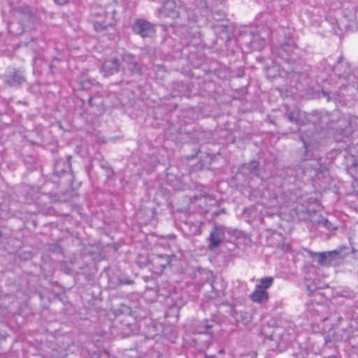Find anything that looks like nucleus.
Instances as JSON below:
<instances>
[{
    "label": "nucleus",
    "instance_id": "obj_1",
    "mask_svg": "<svg viewBox=\"0 0 358 358\" xmlns=\"http://www.w3.org/2000/svg\"><path fill=\"white\" fill-rule=\"evenodd\" d=\"M344 249H345V247H340L331 251L314 252L312 257L316 259L321 266H338L348 254L343 252Z\"/></svg>",
    "mask_w": 358,
    "mask_h": 358
},
{
    "label": "nucleus",
    "instance_id": "obj_2",
    "mask_svg": "<svg viewBox=\"0 0 358 358\" xmlns=\"http://www.w3.org/2000/svg\"><path fill=\"white\" fill-rule=\"evenodd\" d=\"M226 233L238 236L241 231L238 229H227L226 227L221 224L215 225L211 229L208 238V248L210 249H214L220 246L225 238Z\"/></svg>",
    "mask_w": 358,
    "mask_h": 358
},
{
    "label": "nucleus",
    "instance_id": "obj_3",
    "mask_svg": "<svg viewBox=\"0 0 358 358\" xmlns=\"http://www.w3.org/2000/svg\"><path fill=\"white\" fill-rule=\"evenodd\" d=\"M298 47L294 41H287L275 47L273 53L281 57L287 63H294L297 60L298 56L296 51Z\"/></svg>",
    "mask_w": 358,
    "mask_h": 358
},
{
    "label": "nucleus",
    "instance_id": "obj_4",
    "mask_svg": "<svg viewBox=\"0 0 358 358\" xmlns=\"http://www.w3.org/2000/svg\"><path fill=\"white\" fill-rule=\"evenodd\" d=\"M313 135V131H310L308 134L305 135L301 136V140L303 143L304 148L306 150V152H308L310 149H312L313 145L311 144V138ZM304 159L306 161H308V162L306 166H310L311 168L310 171L313 172V176H317L318 173L322 171V168L319 166L318 162H316L315 160H311L310 157L308 156V153L306 154V156L304 157ZM313 176V175H311Z\"/></svg>",
    "mask_w": 358,
    "mask_h": 358
},
{
    "label": "nucleus",
    "instance_id": "obj_5",
    "mask_svg": "<svg viewBox=\"0 0 358 358\" xmlns=\"http://www.w3.org/2000/svg\"><path fill=\"white\" fill-rule=\"evenodd\" d=\"M358 127V117L355 116H343L338 120L336 129L341 135L348 136Z\"/></svg>",
    "mask_w": 358,
    "mask_h": 358
},
{
    "label": "nucleus",
    "instance_id": "obj_6",
    "mask_svg": "<svg viewBox=\"0 0 358 358\" xmlns=\"http://www.w3.org/2000/svg\"><path fill=\"white\" fill-rule=\"evenodd\" d=\"M133 31L143 38H151L155 34V27L152 23L145 20L137 19L133 25Z\"/></svg>",
    "mask_w": 358,
    "mask_h": 358
},
{
    "label": "nucleus",
    "instance_id": "obj_7",
    "mask_svg": "<svg viewBox=\"0 0 358 358\" xmlns=\"http://www.w3.org/2000/svg\"><path fill=\"white\" fill-rule=\"evenodd\" d=\"M122 61L125 63L131 74L141 76V67L134 55L125 52L122 55Z\"/></svg>",
    "mask_w": 358,
    "mask_h": 358
},
{
    "label": "nucleus",
    "instance_id": "obj_8",
    "mask_svg": "<svg viewBox=\"0 0 358 358\" xmlns=\"http://www.w3.org/2000/svg\"><path fill=\"white\" fill-rule=\"evenodd\" d=\"M24 82V77L19 70L14 69L9 75L6 76L5 83L11 87H18Z\"/></svg>",
    "mask_w": 358,
    "mask_h": 358
},
{
    "label": "nucleus",
    "instance_id": "obj_9",
    "mask_svg": "<svg viewBox=\"0 0 358 358\" xmlns=\"http://www.w3.org/2000/svg\"><path fill=\"white\" fill-rule=\"evenodd\" d=\"M285 116L289 122L295 123L298 126L305 124V121L303 120L305 113L301 111L299 108H295L292 110H287L285 113Z\"/></svg>",
    "mask_w": 358,
    "mask_h": 358
},
{
    "label": "nucleus",
    "instance_id": "obj_10",
    "mask_svg": "<svg viewBox=\"0 0 358 358\" xmlns=\"http://www.w3.org/2000/svg\"><path fill=\"white\" fill-rule=\"evenodd\" d=\"M120 63L117 58H111L106 60L102 66L101 71L105 76L113 75L119 71Z\"/></svg>",
    "mask_w": 358,
    "mask_h": 358
},
{
    "label": "nucleus",
    "instance_id": "obj_11",
    "mask_svg": "<svg viewBox=\"0 0 358 358\" xmlns=\"http://www.w3.org/2000/svg\"><path fill=\"white\" fill-rule=\"evenodd\" d=\"M171 262V257L164 255H157L152 259L153 265L156 267H159L161 271H162L166 266H168Z\"/></svg>",
    "mask_w": 358,
    "mask_h": 358
},
{
    "label": "nucleus",
    "instance_id": "obj_12",
    "mask_svg": "<svg viewBox=\"0 0 358 358\" xmlns=\"http://www.w3.org/2000/svg\"><path fill=\"white\" fill-rule=\"evenodd\" d=\"M250 299L255 303H262L268 299V293L266 290L255 287V290L250 294Z\"/></svg>",
    "mask_w": 358,
    "mask_h": 358
},
{
    "label": "nucleus",
    "instance_id": "obj_13",
    "mask_svg": "<svg viewBox=\"0 0 358 358\" xmlns=\"http://www.w3.org/2000/svg\"><path fill=\"white\" fill-rule=\"evenodd\" d=\"M176 4L173 0H166L162 6V13L166 16L174 17L176 15Z\"/></svg>",
    "mask_w": 358,
    "mask_h": 358
},
{
    "label": "nucleus",
    "instance_id": "obj_14",
    "mask_svg": "<svg viewBox=\"0 0 358 358\" xmlns=\"http://www.w3.org/2000/svg\"><path fill=\"white\" fill-rule=\"evenodd\" d=\"M250 44L252 48L255 50H262L265 45H266V41L265 39L260 38L259 35L252 34V38L250 41Z\"/></svg>",
    "mask_w": 358,
    "mask_h": 358
},
{
    "label": "nucleus",
    "instance_id": "obj_15",
    "mask_svg": "<svg viewBox=\"0 0 358 358\" xmlns=\"http://www.w3.org/2000/svg\"><path fill=\"white\" fill-rule=\"evenodd\" d=\"M348 171L353 178H358V156H352V162L348 167Z\"/></svg>",
    "mask_w": 358,
    "mask_h": 358
},
{
    "label": "nucleus",
    "instance_id": "obj_16",
    "mask_svg": "<svg viewBox=\"0 0 358 358\" xmlns=\"http://www.w3.org/2000/svg\"><path fill=\"white\" fill-rule=\"evenodd\" d=\"M274 278L271 276L262 278L259 282V283L256 285L259 289L265 290L268 289L273 285Z\"/></svg>",
    "mask_w": 358,
    "mask_h": 358
},
{
    "label": "nucleus",
    "instance_id": "obj_17",
    "mask_svg": "<svg viewBox=\"0 0 358 358\" xmlns=\"http://www.w3.org/2000/svg\"><path fill=\"white\" fill-rule=\"evenodd\" d=\"M213 324H210L208 320H205L196 327L194 331V334H208L209 329L212 328Z\"/></svg>",
    "mask_w": 358,
    "mask_h": 358
},
{
    "label": "nucleus",
    "instance_id": "obj_18",
    "mask_svg": "<svg viewBox=\"0 0 358 358\" xmlns=\"http://www.w3.org/2000/svg\"><path fill=\"white\" fill-rule=\"evenodd\" d=\"M319 227H322L327 229L329 231H334L337 229V227L334 226L329 220L322 217L320 220H317Z\"/></svg>",
    "mask_w": 358,
    "mask_h": 358
},
{
    "label": "nucleus",
    "instance_id": "obj_19",
    "mask_svg": "<svg viewBox=\"0 0 358 358\" xmlns=\"http://www.w3.org/2000/svg\"><path fill=\"white\" fill-rule=\"evenodd\" d=\"M113 24V20L108 22L106 21H97L94 23V28L98 32H101L107 29L108 27Z\"/></svg>",
    "mask_w": 358,
    "mask_h": 358
},
{
    "label": "nucleus",
    "instance_id": "obj_20",
    "mask_svg": "<svg viewBox=\"0 0 358 358\" xmlns=\"http://www.w3.org/2000/svg\"><path fill=\"white\" fill-rule=\"evenodd\" d=\"M247 167L249 173L254 176H257L259 174V164L257 161H252L248 165H245Z\"/></svg>",
    "mask_w": 358,
    "mask_h": 358
},
{
    "label": "nucleus",
    "instance_id": "obj_21",
    "mask_svg": "<svg viewBox=\"0 0 358 358\" xmlns=\"http://www.w3.org/2000/svg\"><path fill=\"white\" fill-rule=\"evenodd\" d=\"M343 66L342 62L338 60L337 64L335 66H334L333 71H334L335 73L337 74L339 78H341V77L345 78L347 76L349 78L350 76L349 72H345L343 74H341V73L340 72L339 68H340V66Z\"/></svg>",
    "mask_w": 358,
    "mask_h": 358
},
{
    "label": "nucleus",
    "instance_id": "obj_22",
    "mask_svg": "<svg viewBox=\"0 0 358 358\" xmlns=\"http://www.w3.org/2000/svg\"><path fill=\"white\" fill-rule=\"evenodd\" d=\"M322 94L324 97L327 98V101L338 99V98L336 96L335 93H333V92H329L323 90Z\"/></svg>",
    "mask_w": 358,
    "mask_h": 358
},
{
    "label": "nucleus",
    "instance_id": "obj_23",
    "mask_svg": "<svg viewBox=\"0 0 358 358\" xmlns=\"http://www.w3.org/2000/svg\"><path fill=\"white\" fill-rule=\"evenodd\" d=\"M213 29H216L217 27H220V29L222 31H225L228 29V26L225 24L222 23L220 25L218 24H213L212 25Z\"/></svg>",
    "mask_w": 358,
    "mask_h": 358
},
{
    "label": "nucleus",
    "instance_id": "obj_24",
    "mask_svg": "<svg viewBox=\"0 0 358 358\" xmlns=\"http://www.w3.org/2000/svg\"><path fill=\"white\" fill-rule=\"evenodd\" d=\"M352 186L354 191L358 193V178H354V180L352 182Z\"/></svg>",
    "mask_w": 358,
    "mask_h": 358
},
{
    "label": "nucleus",
    "instance_id": "obj_25",
    "mask_svg": "<svg viewBox=\"0 0 358 358\" xmlns=\"http://www.w3.org/2000/svg\"><path fill=\"white\" fill-rule=\"evenodd\" d=\"M53 1L57 5L63 6L69 3V0H53Z\"/></svg>",
    "mask_w": 358,
    "mask_h": 358
},
{
    "label": "nucleus",
    "instance_id": "obj_26",
    "mask_svg": "<svg viewBox=\"0 0 358 358\" xmlns=\"http://www.w3.org/2000/svg\"><path fill=\"white\" fill-rule=\"evenodd\" d=\"M16 24H17L16 23H15L14 22H11V23L8 25V30H9V31H10V32H11V33H13V34H18V32H17V31H14V30H13V27H14L15 25H16Z\"/></svg>",
    "mask_w": 358,
    "mask_h": 358
},
{
    "label": "nucleus",
    "instance_id": "obj_27",
    "mask_svg": "<svg viewBox=\"0 0 358 358\" xmlns=\"http://www.w3.org/2000/svg\"><path fill=\"white\" fill-rule=\"evenodd\" d=\"M273 199H275L276 201L275 203L272 204L273 206L280 205V203L278 201V197L275 193L273 194Z\"/></svg>",
    "mask_w": 358,
    "mask_h": 358
},
{
    "label": "nucleus",
    "instance_id": "obj_28",
    "mask_svg": "<svg viewBox=\"0 0 358 358\" xmlns=\"http://www.w3.org/2000/svg\"><path fill=\"white\" fill-rule=\"evenodd\" d=\"M282 249L285 251H288L289 250V245L283 244L282 246Z\"/></svg>",
    "mask_w": 358,
    "mask_h": 358
},
{
    "label": "nucleus",
    "instance_id": "obj_29",
    "mask_svg": "<svg viewBox=\"0 0 358 358\" xmlns=\"http://www.w3.org/2000/svg\"><path fill=\"white\" fill-rule=\"evenodd\" d=\"M121 282H122L123 284L129 285V284L131 283L132 281L131 280H121Z\"/></svg>",
    "mask_w": 358,
    "mask_h": 358
},
{
    "label": "nucleus",
    "instance_id": "obj_30",
    "mask_svg": "<svg viewBox=\"0 0 358 358\" xmlns=\"http://www.w3.org/2000/svg\"><path fill=\"white\" fill-rule=\"evenodd\" d=\"M324 358H337L336 356L334 355H331V356H329V357H324Z\"/></svg>",
    "mask_w": 358,
    "mask_h": 358
},
{
    "label": "nucleus",
    "instance_id": "obj_31",
    "mask_svg": "<svg viewBox=\"0 0 358 358\" xmlns=\"http://www.w3.org/2000/svg\"><path fill=\"white\" fill-rule=\"evenodd\" d=\"M92 100V97H90L89 102L91 103Z\"/></svg>",
    "mask_w": 358,
    "mask_h": 358
},
{
    "label": "nucleus",
    "instance_id": "obj_32",
    "mask_svg": "<svg viewBox=\"0 0 358 358\" xmlns=\"http://www.w3.org/2000/svg\"><path fill=\"white\" fill-rule=\"evenodd\" d=\"M357 90H358V86H357Z\"/></svg>",
    "mask_w": 358,
    "mask_h": 358
}]
</instances>
